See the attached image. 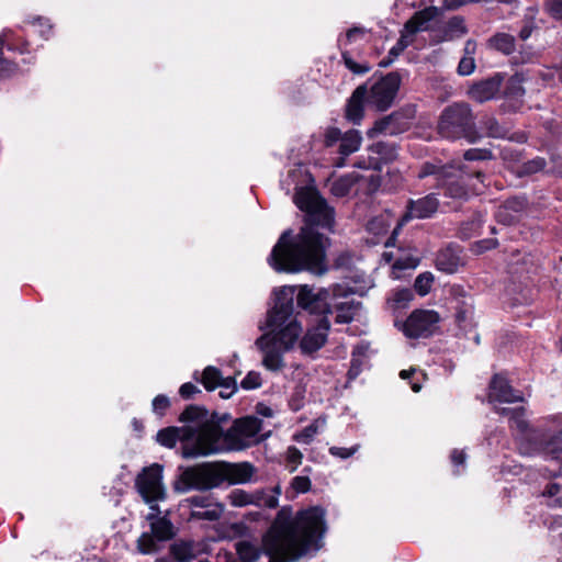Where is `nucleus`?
Segmentation results:
<instances>
[{
  "mask_svg": "<svg viewBox=\"0 0 562 562\" xmlns=\"http://www.w3.org/2000/svg\"><path fill=\"white\" fill-rule=\"evenodd\" d=\"M438 128L442 136L453 138L457 133V110L452 106L446 109L441 114Z\"/></svg>",
  "mask_w": 562,
  "mask_h": 562,
  "instance_id": "obj_26",
  "label": "nucleus"
},
{
  "mask_svg": "<svg viewBox=\"0 0 562 562\" xmlns=\"http://www.w3.org/2000/svg\"><path fill=\"white\" fill-rule=\"evenodd\" d=\"M187 502L194 507L204 508L207 506V498L203 496H192L188 498Z\"/></svg>",
  "mask_w": 562,
  "mask_h": 562,
  "instance_id": "obj_55",
  "label": "nucleus"
},
{
  "mask_svg": "<svg viewBox=\"0 0 562 562\" xmlns=\"http://www.w3.org/2000/svg\"><path fill=\"white\" fill-rule=\"evenodd\" d=\"M368 83L359 86L347 101L345 116L352 124H360L367 105Z\"/></svg>",
  "mask_w": 562,
  "mask_h": 562,
  "instance_id": "obj_19",
  "label": "nucleus"
},
{
  "mask_svg": "<svg viewBox=\"0 0 562 562\" xmlns=\"http://www.w3.org/2000/svg\"><path fill=\"white\" fill-rule=\"evenodd\" d=\"M294 286H283L276 291V304L267 316V333L256 346L262 355V366L270 371L284 368L283 353L293 349L302 335V325L294 313Z\"/></svg>",
  "mask_w": 562,
  "mask_h": 562,
  "instance_id": "obj_3",
  "label": "nucleus"
},
{
  "mask_svg": "<svg viewBox=\"0 0 562 562\" xmlns=\"http://www.w3.org/2000/svg\"><path fill=\"white\" fill-rule=\"evenodd\" d=\"M169 407V400L164 395H158L153 401V409L157 414H162Z\"/></svg>",
  "mask_w": 562,
  "mask_h": 562,
  "instance_id": "obj_51",
  "label": "nucleus"
},
{
  "mask_svg": "<svg viewBox=\"0 0 562 562\" xmlns=\"http://www.w3.org/2000/svg\"><path fill=\"white\" fill-rule=\"evenodd\" d=\"M490 151L485 149H469L464 153V158L467 160H482L490 157Z\"/></svg>",
  "mask_w": 562,
  "mask_h": 562,
  "instance_id": "obj_50",
  "label": "nucleus"
},
{
  "mask_svg": "<svg viewBox=\"0 0 562 562\" xmlns=\"http://www.w3.org/2000/svg\"><path fill=\"white\" fill-rule=\"evenodd\" d=\"M458 30H459V36H461L462 34H465L468 32L467 27L462 24V21L460 18H459Z\"/></svg>",
  "mask_w": 562,
  "mask_h": 562,
  "instance_id": "obj_62",
  "label": "nucleus"
},
{
  "mask_svg": "<svg viewBox=\"0 0 562 562\" xmlns=\"http://www.w3.org/2000/svg\"><path fill=\"white\" fill-rule=\"evenodd\" d=\"M294 203L306 212V224L293 239L288 232L281 235L268 259L269 263L279 272L308 270L322 274L326 271L327 239L317 232L316 226L330 228L334 211L313 188H300L294 195Z\"/></svg>",
  "mask_w": 562,
  "mask_h": 562,
  "instance_id": "obj_1",
  "label": "nucleus"
},
{
  "mask_svg": "<svg viewBox=\"0 0 562 562\" xmlns=\"http://www.w3.org/2000/svg\"><path fill=\"white\" fill-rule=\"evenodd\" d=\"M356 181L357 177L355 175L340 177L331 182L330 192L338 198L346 196L351 191Z\"/></svg>",
  "mask_w": 562,
  "mask_h": 562,
  "instance_id": "obj_31",
  "label": "nucleus"
},
{
  "mask_svg": "<svg viewBox=\"0 0 562 562\" xmlns=\"http://www.w3.org/2000/svg\"><path fill=\"white\" fill-rule=\"evenodd\" d=\"M525 78L521 74L512 76L505 87L504 95L508 100L519 101L525 95V88L522 86Z\"/></svg>",
  "mask_w": 562,
  "mask_h": 562,
  "instance_id": "obj_29",
  "label": "nucleus"
},
{
  "mask_svg": "<svg viewBox=\"0 0 562 562\" xmlns=\"http://www.w3.org/2000/svg\"><path fill=\"white\" fill-rule=\"evenodd\" d=\"M471 315H472V307L471 306H469L468 308H465L462 312L459 310V316H458L459 324L462 321H465L467 318H469Z\"/></svg>",
  "mask_w": 562,
  "mask_h": 562,
  "instance_id": "obj_57",
  "label": "nucleus"
},
{
  "mask_svg": "<svg viewBox=\"0 0 562 562\" xmlns=\"http://www.w3.org/2000/svg\"><path fill=\"white\" fill-rule=\"evenodd\" d=\"M261 385V376L258 372L250 371L241 381V387L245 390H254Z\"/></svg>",
  "mask_w": 562,
  "mask_h": 562,
  "instance_id": "obj_43",
  "label": "nucleus"
},
{
  "mask_svg": "<svg viewBox=\"0 0 562 562\" xmlns=\"http://www.w3.org/2000/svg\"><path fill=\"white\" fill-rule=\"evenodd\" d=\"M554 75H558L560 82L562 83V66L560 68H555L554 71L548 70L542 74V79L544 81H551L554 77Z\"/></svg>",
  "mask_w": 562,
  "mask_h": 562,
  "instance_id": "obj_56",
  "label": "nucleus"
},
{
  "mask_svg": "<svg viewBox=\"0 0 562 562\" xmlns=\"http://www.w3.org/2000/svg\"><path fill=\"white\" fill-rule=\"evenodd\" d=\"M400 119L401 116L395 113L382 117L367 132L368 137L373 138L379 134L395 135L402 132L403 128L398 124Z\"/></svg>",
  "mask_w": 562,
  "mask_h": 562,
  "instance_id": "obj_22",
  "label": "nucleus"
},
{
  "mask_svg": "<svg viewBox=\"0 0 562 562\" xmlns=\"http://www.w3.org/2000/svg\"><path fill=\"white\" fill-rule=\"evenodd\" d=\"M202 383L209 391L216 387L229 389V392H223V398H229L237 390L236 381L234 378H223L221 371L215 367H206L202 374Z\"/></svg>",
  "mask_w": 562,
  "mask_h": 562,
  "instance_id": "obj_18",
  "label": "nucleus"
},
{
  "mask_svg": "<svg viewBox=\"0 0 562 562\" xmlns=\"http://www.w3.org/2000/svg\"><path fill=\"white\" fill-rule=\"evenodd\" d=\"M394 221L395 218L390 212H384L372 217L367 224V229L374 235H381L387 232Z\"/></svg>",
  "mask_w": 562,
  "mask_h": 562,
  "instance_id": "obj_30",
  "label": "nucleus"
},
{
  "mask_svg": "<svg viewBox=\"0 0 562 562\" xmlns=\"http://www.w3.org/2000/svg\"><path fill=\"white\" fill-rule=\"evenodd\" d=\"M342 58H344V61H345V65L347 66V68L350 69L355 74L361 75V74H366V72H368L370 70L369 66H367V65H363V66L358 65L346 53L342 54Z\"/></svg>",
  "mask_w": 562,
  "mask_h": 562,
  "instance_id": "obj_48",
  "label": "nucleus"
},
{
  "mask_svg": "<svg viewBox=\"0 0 562 562\" xmlns=\"http://www.w3.org/2000/svg\"><path fill=\"white\" fill-rule=\"evenodd\" d=\"M412 390H413L414 392H416V393H417V392H419V391L422 390V384H420L418 381L413 382V383H412Z\"/></svg>",
  "mask_w": 562,
  "mask_h": 562,
  "instance_id": "obj_63",
  "label": "nucleus"
},
{
  "mask_svg": "<svg viewBox=\"0 0 562 562\" xmlns=\"http://www.w3.org/2000/svg\"><path fill=\"white\" fill-rule=\"evenodd\" d=\"M317 423L318 422L305 427L300 434L294 436V439L300 442L310 443L312 441L313 437L318 431Z\"/></svg>",
  "mask_w": 562,
  "mask_h": 562,
  "instance_id": "obj_41",
  "label": "nucleus"
},
{
  "mask_svg": "<svg viewBox=\"0 0 562 562\" xmlns=\"http://www.w3.org/2000/svg\"><path fill=\"white\" fill-rule=\"evenodd\" d=\"M458 460H459V465L463 463L464 456H463V453H462V452H459Z\"/></svg>",
  "mask_w": 562,
  "mask_h": 562,
  "instance_id": "obj_64",
  "label": "nucleus"
},
{
  "mask_svg": "<svg viewBox=\"0 0 562 562\" xmlns=\"http://www.w3.org/2000/svg\"><path fill=\"white\" fill-rule=\"evenodd\" d=\"M439 315L431 310H416L406 319L403 330L407 337L419 338L430 335L438 322Z\"/></svg>",
  "mask_w": 562,
  "mask_h": 562,
  "instance_id": "obj_11",
  "label": "nucleus"
},
{
  "mask_svg": "<svg viewBox=\"0 0 562 562\" xmlns=\"http://www.w3.org/2000/svg\"><path fill=\"white\" fill-rule=\"evenodd\" d=\"M461 136L470 143H474L480 137L467 104H459V137Z\"/></svg>",
  "mask_w": 562,
  "mask_h": 562,
  "instance_id": "obj_23",
  "label": "nucleus"
},
{
  "mask_svg": "<svg viewBox=\"0 0 562 562\" xmlns=\"http://www.w3.org/2000/svg\"><path fill=\"white\" fill-rule=\"evenodd\" d=\"M359 449V446L356 445L351 448H342V447H330L329 453L334 457L347 459L351 456H353Z\"/></svg>",
  "mask_w": 562,
  "mask_h": 562,
  "instance_id": "obj_46",
  "label": "nucleus"
},
{
  "mask_svg": "<svg viewBox=\"0 0 562 562\" xmlns=\"http://www.w3.org/2000/svg\"><path fill=\"white\" fill-rule=\"evenodd\" d=\"M401 77L397 72H390L386 76L368 86L367 105L376 111L387 110L398 91Z\"/></svg>",
  "mask_w": 562,
  "mask_h": 562,
  "instance_id": "obj_8",
  "label": "nucleus"
},
{
  "mask_svg": "<svg viewBox=\"0 0 562 562\" xmlns=\"http://www.w3.org/2000/svg\"><path fill=\"white\" fill-rule=\"evenodd\" d=\"M180 419L189 423L184 432L183 458L206 457L229 450L226 432L214 414L199 406H189Z\"/></svg>",
  "mask_w": 562,
  "mask_h": 562,
  "instance_id": "obj_4",
  "label": "nucleus"
},
{
  "mask_svg": "<svg viewBox=\"0 0 562 562\" xmlns=\"http://www.w3.org/2000/svg\"><path fill=\"white\" fill-rule=\"evenodd\" d=\"M15 71V64L3 56V41L0 38V77H9Z\"/></svg>",
  "mask_w": 562,
  "mask_h": 562,
  "instance_id": "obj_38",
  "label": "nucleus"
},
{
  "mask_svg": "<svg viewBox=\"0 0 562 562\" xmlns=\"http://www.w3.org/2000/svg\"><path fill=\"white\" fill-rule=\"evenodd\" d=\"M258 412H259L261 415L266 416V417H271V416H272V409H271V408H269V407H266V406H263V407L259 408V409H258Z\"/></svg>",
  "mask_w": 562,
  "mask_h": 562,
  "instance_id": "obj_59",
  "label": "nucleus"
},
{
  "mask_svg": "<svg viewBox=\"0 0 562 562\" xmlns=\"http://www.w3.org/2000/svg\"><path fill=\"white\" fill-rule=\"evenodd\" d=\"M330 300L333 301V289H316L307 284L300 285L296 294L297 305L315 315L316 319L328 317V314L331 313Z\"/></svg>",
  "mask_w": 562,
  "mask_h": 562,
  "instance_id": "obj_9",
  "label": "nucleus"
},
{
  "mask_svg": "<svg viewBox=\"0 0 562 562\" xmlns=\"http://www.w3.org/2000/svg\"><path fill=\"white\" fill-rule=\"evenodd\" d=\"M457 4V0H445L443 9H453Z\"/></svg>",
  "mask_w": 562,
  "mask_h": 562,
  "instance_id": "obj_60",
  "label": "nucleus"
},
{
  "mask_svg": "<svg viewBox=\"0 0 562 562\" xmlns=\"http://www.w3.org/2000/svg\"><path fill=\"white\" fill-rule=\"evenodd\" d=\"M435 277L431 272L426 271L417 276L414 282V289L420 296H426L434 284Z\"/></svg>",
  "mask_w": 562,
  "mask_h": 562,
  "instance_id": "obj_35",
  "label": "nucleus"
},
{
  "mask_svg": "<svg viewBox=\"0 0 562 562\" xmlns=\"http://www.w3.org/2000/svg\"><path fill=\"white\" fill-rule=\"evenodd\" d=\"M221 516V509L213 508V509H205V510H192L190 517L191 519H198V520H216Z\"/></svg>",
  "mask_w": 562,
  "mask_h": 562,
  "instance_id": "obj_40",
  "label": "nucleus"
},
{
  "mask_svg": "<svg viewBox=\"0 0 562 562\" xmlns=\"http://www.w3.org/2000/svg\"><path fill=\"white\" fill-rule=\"evenodd\" d=\"M419 265V259L417 257H406V258H398L395 260L392 267V276L394 279L401 278L398 274L400 270L405 269H415Z\"/></svg>",
  "mask_w": 562,
  "mask_h": 562,
  "instance_id": "obj_36",
  "label": "nucleus"
},
{
  "mask_svg": "<svg viewBox=\"0 0 562 562\" xmlns=\"http://www.w3.org/2000/svg\"><path fill=\"white\" fill-rule=\"evenodd\" d=\"M550 12L554 19L562 21V0H552Z\"/></svg>",
  "mask_w": 562,
  "mask_h": 562,
  "instance_id": "obj_54",
  "label": "nucleus"
},
{
  "mask_svg": "<svg viewBox=\"0 0 562 562\" xmlns=\"http://www.w3.org/2000/svg\"><path fill=\"white\" fill-rule=\"evenodd\" d=\"M531 34V30L528 29V27H524L521 31H520V37L521 40H527Z\"/></svg>",
  "mask_w": 562,
  "mask_h": 562,
  "instance_id": "obj_61",
  "label": "nucleus"
},
{
  "mask_svg": "<svg viewBox=\"0 0 562 562\" xmlns=\"http://www.w3.org/2000/svg\"><path fill=\"white\" fill-rule=\"evenodd\" d=\"M370 150L374 154L380 155L381 159H373L372 161H370V164L368 166L363 165L364 168L370 167V168L379 169L382 161H390V160L394 159L396 156L394 147L391 145H387L385 143L373 144L370 147ZM359 166L362 167V165H360V164H359Z\"/></svg>",
  "mask_w": 562,
  "mask_h": 562,
  "instance_id": "obj_28",
  "label": "nucleus"
},
{
  "mask_svg": "<svg viewBox=\"0 0 562 562\" xmlns=\"http://www.w3.org/2000/svg\"><path fill=\"white\" fill-rule=\"evenodd\" d=\"M135 486L145 503L151 510L159 512L157 502L166 498V488L162 484V467L154 463L145 468L136 477Z\"/></svg>",
  "mask_w": 562,
  "mask_h": 562,
  "instance_id": "obj_6",
  "label": "nucleus"
},
{
  "mask_svg": "<svg viewBox=\"0 0 562 562\" xmlns=\"http://www.w3.org/2000/svg\"><path fill=\"white\" fill-rule=\"evenodd\" d=\"M156 510L146 516L149 521L150 532H143L137 539V550L142 554H151L159 550V542H165L173 538L175 527L166 517H158Z\"/></svg>",
  "mask_w": 562,
  "mask_h": 562,
  "instance_id": "obj_7",
  "label": "nucleus"
},
{
  "mask_svg": "<svg viewBox=\"0 0 562 562\" xmlns=\"http://www.w3.org/2000/svg\"><path fill=\"white\" fill-rule=\"evenodd\" d=\"M333 302L337 313L336 322L340 324L351 322L360 311V303L355 297L345 293L340 285L333 288Z\"/></svg>",
  "mask_w": 562,
  "mask_h": 562,
  "instance_id": "obj_15",
  "label": "nucleus"
},
{
  "mask_svg": "<svg viewBox=\"0 0 562 562\" xmlns=\"http://www.w3.org/2000/svg\"><path fill=\"white\" fill-rule=\"evenodd\" d=\"M362 137L359 131L350 130L346 133H344V136L339 143V154L342 157H347L357 150H359L361 146ZM338 167L344 166V158H340V160L337 162Z\"/></svg>",
  "mask_w": 562,
  "mask_h": 562,
  "instance_id": "obj_24",
  "label": "nucleus"
},
{
  "mask_svg": "<svg viewBox=\"0 0 562 562\" xmlns=\"http://www.w3.org/2000/svg\"><path fill=\"white\" fill-rule=\"evenodd\" d=\"M261 419L255 416H246L235 420L226 431L229 450H241L249 447L261 430Z\"/></svg>",
  "mask_w": 562,
  "mask_h": 562,
  "instance_id": "obj_10",
  "label": "nucleus"
},
{
  "mask_svg": "<svg viewBox=\"0 0 562 562\" xmlns=\"http://www.w3.org/2000/svg\"><path fill=\"white\" fill-rule=\"evenodd\" d=\"M436 266L440 271L453 273L457 270V256L453 249H446L439 252Z\"/></svg>",
  "mask_w": 562,
  "mask_h": 562,
  "instance_id": "obj_33",
  "label": "nucleus"
},
{
  "mask_svg": "<svg viewBox=\"0 0 562 562\" xmlns=\"http://www.w3.org/2000/svg\"><path fill=\"white\" fill-rule=\"evenodd\" d=\"M558 527H562V517L553 518V521L549 527L551 530V539L553 544L557 547L558 550L562 551V531L559 533H554Z\"/></svg>",
  "mask_w": 562,
  "mask_h": 562,
  "instance_id": "obj_42",
  "label": "nucleus"
},
{
  "mask_svg": "<svg viewBox=\"0 0 562 562\" xmlns=\"http://www.w3.org/2000/svg\"><path fill=\"white\" fill-rule=\"evenodd\" d=\"M490 44L495 49L507 55L515 50V38L509 34H496L490 40Z\"/></svg>",
  "mask_w": 562,
  "mask_h": 562,
  "instance_id": "obj_34",
  "label": "nucleus"
},
{
  "mask_svg": "<svg viewBox=\"0 0 562 562\" xmlns=\"http://www.w3.org/2000/svg\"><path fill=\"white\" fill-rule=\"evenodd\" d=\"M200 390L198 389V386H195L194 384L192 383H184L181 385L180 390H179V393L180 395L183 397V398H190L192 397L195 393H199Z\"/></svg>",
  "mask_w": 562,
  "mask_h": 562,
  "instance_id": "obj_52",
  "label": "nucleus"
},
{
  "mask_svg": "<svg viewBox=\"0 0 562 562\" xmlns=\"http://www.w3.org/2000/svg\"><path fill=\"white\" fill-rule=\"evenodd\" d=\"M255 468L248 462L202 463L184 469L175 488L186 493L190 490L206 491L220 486L222 483L244 484L251 480Z\"/></svg>",
  "mask_w": 562,
  "mask_h": 562,
  "instance_id": "obj_5",
  "label": "nucleus"
},
{
  "mask_svg": "<svg viewBox=\"0 0 562 562\" xmlns=\"http://www.w3.org/2000/svg\"><path fill=\"white\" fill-rule=\"evenodd\" d=\"M438 200L435 195L429 194L417 200H409L406 213L397 221L396 227L393 231L392 237L387 240L386 246L391 245V240L398 229L409 220L413 218H428L437 212Z\"/></svg>",
  "mask_w": 562,
  "mask_h": 562,
  "instance_id": "obj_12",
  "label": "nucleus"
},
{
  "mask_svg": "<svg viewBox=\"0 0 562 562\" xmlns=\"http://www.w3.org/2000/svg\"><path fill=\"white\" fill-rule=\"evenodd\" d=\"M414 297L413 292L409 289H396L387 299V304L393 310H401L408 306Z\"/></svg>",
  "mask_w": 562,
  "mask_h": 562,
  "instance_id": "obj_32",
  "label": "nucleus"
},
{
  "mask_svg": "<svg viewBox=\"0 0 562 562\" xmlns=\"http://www.w3.org/2000/svg\"><path fill=\"white\" fill-rule=\"evenodd\" d=\"M228 499L235 507H243L250 504L268 508H276L278 506V496L263 491L247 493L243 490H234L228 495Z\"/></svg>",
  "mask_w": 562,
  "mask_h": 562,
  "instance_id": "obj_16",
  "label": "nucleus"
},
{
  "mask_svg": "<svg viewBox=\"0 0 562 562\" xmlns=\"http://www.w3.org/2000/svg\"><path fill=\"white\" fill-rule=\"evenodd\" d=\"M344 136V133L337 127L328 128L325 134V144L326 146H333L337 142L340 143L341 138Z\"/></svg>",
  "mask_w": 562,
  "mask_h": 562,
  "instance_id": "obj_49",
  "label": "nucleus"
},
{
  "mask_svg": "<svg viewBox=\"0 0 562 562\" xmlns=\"http://www.w3.org/2000/svg\"><path fill=\"white\" fill-rule=\"evenodd\" d=\"M290 516V509L282 508L260 546L249 540L237 542L235 547L240 561L257 562L266 554L269 562H293L318 550L325 532V510L311 507L297 513L293 520Z\"/></svg>",
  "mask_w": 562,
  "mask_h": 562,
  "instance_id": "obj_2",
  "label": "nucleus"
},
{
  "mask_svg": "<svg viewBox=\"0 0 562 562\" xmlns=\"http://www.w3.org/2000/svg\"><path fill=\"white\" fill-rule=\"evenodd\" d=\"M546 167V160L541 157H536L521 166L522 175H531L543 170Z\"/></svg>",
  "mask_w": 562,
  "mask_h": 562,
  "instance_id": "obj_39",
  "label": "nucleus"
},
{
  "mask_svg": "<svg viewBox=\"0 0 562 562\" xmlns=\"http://www.w3.org/2000/svg\"><path fill=\"white\" fill-rule=\"evenodd\" d=\"M476 44L473 41H468L463 48V57L459 60V75H471L475 69L474 54Z\"/></svg>",
  "mask_w": 562,
  "mask_h": 562,
  "instance_id": "obj_27",
  "label": "nucleus"
},
{
  "mask_svg": "<svg viewBox=\"0 0 562 562\" xmlns=\"http://www.w3.org/2000/svg\"><path fill=\"white\" fill-rule=\"evenodd\" d=\"M303 454L302 452L294 446H291L286 450V462L290 469V472H294L297 467L302 463Z\"/></svg>",
  "mask_w": 562,
  "mask_h": 562,
  "instance_id": "obj_37",
  "label": "nucleus"
},
{
  "mask_svg": "<svg viewBox=\"0 0 562 562\" xmlns=\"http://www.w3.org/2000/svg\"><path fill=\"white\" fill-rule=\"evenodd\" d=\"M527 206V201L525 198H512L505 201L504 209L513 211L515 213L522 212Z\"/></svg>",
  "mask_w": 562,
  "mask_h": 562,
  "instance_id": "obj_44",
  "label": "nucleus"
},
{
  "mask_svg": "<svg viewBox=\"0 0 562 562\" xmlns=\"http://www.w3.org/2000/svg\"><path fill=\"white\" fill-rule=\"evenodd\" d=\"M184 432H187V426L184 427H168L161 429L157 434V441L167 448H173L178 440L184 446ZM183 447H181L182 449Z\"/></svg>",
  "mask_w": 562,
  "mask_h": 562,
  "instance_id": "obj_25",
  "label": "nucleus"
},
{
  "mask_svg": "<svg viewBox=\"0 0 562 562\" xmlns=\"http://www.w3.org/2000/svg\"><path fill=\"white\" fill-rule=\"evenodd\" d=\"M329 330L328 317H321L314 325L307 328V331L300 340V348L303 353H312L324 346Z\"/></svg>",
  "mask_w": 562,
  "mask_h": 562,
  "instance_id": "obj_14",
  "label": "nucleus"
},
{
  "mask_svg": "<svg viewBox=\"0 0 562 562\" xmlns=\"http://www.w3.org/2000/svg\"><path fill=\"white\" fill-rule=\"evenodd\" d=\"M442 10L443 9L437 7H428L415 12L404 24L402 32L415 42L416 34L428 31L432 22L437 21L442 15Z\"/></svg>",
  "mask_w": 562,
  "mask_h": 562,
  "instance_id": "obj_13",
  "label": "nucleus"
},
{
  "mask_svg": "<svg viewBox=\"0 0 562 562\" xmlns=\"http://www.w3.org/2000/svg\"><path fill=\"white\" fill-rule=\"evenodd\" d=\"M524 395L520 391L514 390L506 378L495 374L490 383V403H516L522 402Z\"/></svg>",
  "mask_w": 562,
  "mask_h": 562,
  "instance_id": "obj_17",
  "label": "nucleus"
},
{
  "mask_svg": "<svg viewBox=\"0 0 562 562\" xmlns=\"http://www.w3.org/2000/svg\"><path fill=\"white\" fill-rule=\"evenodd\" d=\"M413 43L414 41L401 31V36L397 43L391 48L390 54L393 56H398L406 47Z\"/></svg>",
  "mask_w": 562,
  "mask_h": 562,
  "instance_id": "obj_45",
  "label": "nucleus"
},
{
  "mask_svg": "<svg viewBox=\"0 0 562 562\" xmlns=\"http://www.w3.org/2000/svg\"><path fill=\"white\" fill-rule=\"evenodd\" d=\"M202 552L199 543L179 540L170 546V554L177 562H191Z\"/></svg>",
  "mask_w": 562,
  "mask_h": 562,
  "instance_id": "obj_21",
  "label": "nucleus"
},
{
  "mask_svg": "<svg viewBox=\"0 0 562 562\" xmlns=\"http://www.w3.org/2000/svg\"><path fill=\"white\" fill-rule=\"evenodd\" d=\"M364 35V30L361 27H352L346 33V43L356 42L359 38H362Z\"/></svg>",
  "mask_w": 562,
  "mask_h": 562,
  "instance_id": "obj_53",
  "label": "nucleus"
},
{
  "mask_svg": "<svg viewBox=\"0 0 562 562\" xmlns=\"http://www.w3.org/2000/svg\"><path fill=\"white\" fill-rule=\"evenodd\" d=\"M502 80L503 78L497 74L492 78L474 83L469 88L468 95L480 103L488 101L499 91Z\"/></svg>",
  "mask_w": 562,
  "mask_h": 562,
  "instance_id": "obj_20",
  "label": "nucleus"
},
{
  "mask_svg": "<svg viewBox=\"0 0 562 562\" xmlns=\"http://www.w3.org/2000/svg\"><path fill=\"white\" fill-rule=\"evenodd\" d=\"M416 373V370L415 369H411V370H402L400 372V376L403 379V380H407L409 379L413 374Z\"/></svg>",
  "mask_w": 562,
  "mask_h": 562,
  "instance_id": "obj_58",
  "label": "nucleus"
},
{
  "mask_svg": "<svg viewBox=\"0 0 562 562\" xmlns=\"http://www.w3.org/2000/svg\"><path fill=\"white\" fill-rule=\"evenodd\" d=\"M292 487L297 493H305V492L310 491V488H311V480L305 475L295 476L292 480Z\"/></svg>",
  "mask_w": 562,
  "mask_h": 562,
  "instance_id": "obj_47",
  "label": "nucleus"
}]
</instances>
